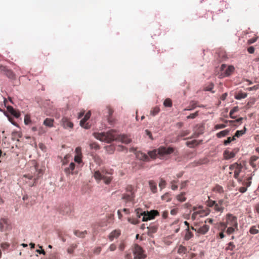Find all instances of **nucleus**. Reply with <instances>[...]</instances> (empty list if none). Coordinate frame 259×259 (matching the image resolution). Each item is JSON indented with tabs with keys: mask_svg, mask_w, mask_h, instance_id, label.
Here are the masks:
<instances>
[{
	"mask_svg": "<svg viewBox=\"0 0 259 259\" xmlns=\"http://www.w3.org/2000/svg\"><path fill=\"white\" fill-rule=\"evenodd\" d=\"M93 135L97 139L107 143H110L115 140H118L125 144H128L131 141V138L127 136L124 135L118 136L116 131L113 130L107 133H94Z\"/></svg>",
	"mask_w": 259,
	"mask_h": 259,
	"instance_id": "1",
	"label": "nucleus"
},
{
	"mask_svg": "<svg viewBox=\"0 0 259 259\" xmlns=\"http://www.w3.org/2000/svg\"><path fill=\"white\" fill-rule=\"evenodd\" d=\"M174 151V149L172 147H165L164 146L160 147L158 149L153 151H149L148 155L152 158H155L157 155L159 156H163L168 155Z\"/></svg>",
	"mask_w": 259,
	"mask_h": 259,
	"instance_id": "2",
	"label": "nucleus"
},
{
	"mask_svg": "<svg viewBox=\"0 0 259 259\" xmlns=\"http://www.w3.org/2000/svg\"><path fill=\"white\" fill-rule=\"evenodd\" d=\"M106 174H112L111 172H108L104 169H103L101 172L99 170H96L94 174V177L96 180L98 181H100L101 180H103L104 183L108 185L110 183L112 180V177L106 176Z\"/></svg>",
	"mask_w": 259,
	"mask_h": 259,
	"instance_id": "3",
	"label": "nucleus"
},
{
	"mask_svg": "<svg viewBox=\"0 0 259 259\" xmlns=\"http://www.w3.org/2000/svg\"><path fill=\"white\" fill-rule=\"evenodd\" d=\"M140 209H137L136 210L137 216L140 218L141 215H143L142 221L145 222L155 218L156 216L159 215V212L157 210H153L150 211H143L140 213Z\"/></svg>",
	"mask_w": 259,
	"mask_h": 259,
	"instance_id": "4",
	"label": "nucleus"
},
{
	"mask_svg": "<svg viewBox=\"0 0 259 259\" xmlns=\"http://www.w3.org/2000/svg\"><path fill=\"white\" fill-rule=\"evenodd\" d=\"M134 259H145L147 255L143 248L137 244H134L133 248Z\"/></svg>",
	"mask_w": 259,
	"mask_h": 259,
	"instance_id": "5",
	"label": "nucleus"
},
{
	"mask_svg": "<svg viewBox=\"0 0 259 259\" xmlns=\"http://www.w3.org/2000/svg\"><path fill=\"white\" fill-rule=\"evenodd\" d=\"M135 198L133 188L132 186H128L126 188V192L122 195L121 199L125 202H132Z\"/></svg>",
	"mask_w": 259,
	"mask_h": 259,
	"instance_id": "6",
	"label": "nucleus"
},
{
	"mask_svg": "<svg viewBox=\"0 0 259 259\" xmlns=\"http://www.w3.org/2000/svg\"><path fill=\"white\" fill-rule=\"evenodd\" d=\"M224 225L225 228H227L228 226L234 227L236 228V230H237L238 223L237 217L230 213L227 214L226 217V222Z\"/></svg>",
	"mask_w": 259,
	"mask_h": 259,
	"instance_id": "7",
	"label": "nucleus"
},
{
	"mask_svg": "<svg viewBox=\"0 0 259 259\" xmlns=\"http://www.w3.org/2000/svg\"><path fill=\"white\" fill-rule=\"evenodd\" d=\"M30 173L24 176V178H28L29 180L33 179L34 181V183H35L37 179H38L39 174L41 171L38 170L36 165H34L30 168Z\"/></svg>",
	"mask_w": 259,
	"mask_h": 259,
	"instance_id": "8",
	"label": "nucleus"
},
{
	"mask_svg": "<svg viewBox=\"0 0 259 259\" xmlns=\"http://www.w3.org/2000/svg\"><path fill=\"white\" fill-rule=\"evenodd\" d=\"M233 66L230 65L227 66V65L223 64L221 67V70L224 74L223 76H228L230 75L234 71Z\"/></svg>",
	"mask_w": 259,
	"mask_h": 259,
	"instance_id": "9",
	"label": "nucleus"
},
{
	"mask_svg": "<svg viewBox=\"0 0 259 259\" xmlns=\"http://www.w3.org/2000/svg\"><path fill=\"white\" fill-rule=\"evenodd\" d=\"M230 170L234 171V177L235 179H238L239 174L240 173L242 168V166L241 164L235 163L231 165L229 167Z\"/></svg>",
	"mask_w": 259,
	"mask_h": 259,
	"instance_id": "10",
	"label": "nucleus"
},
{
	"mask_svg": "<svg viewBox=\"0 0 259 259\" xmlns=\"http://www.w3.org/2000/svg\"><path fill=\"white\" fill-rule=\"evenodd\" d=\"M11 229L10 221L5 218H2L0 220V229L1 231L9 230Z\"/></svg>",
	"mask_w": 259,
	"mask_h": 259,
	"instance_id": "11",
	"label": "nucleus"
},
{
	"mask_svg": "<svg viewBox=\"0 0 259 259\" xmlns=\"http://www.w3.org/2000/svg\"><path fill=\"white\" fill-rule=\"evenodd\" d=\"M207 206L210 207H213L214 210L217 212H222L224 209V206H220L217 201L209 200L207 201Z\"/></svg>",
	"mask_w": 259,
	"mask_h": 259,
	"instance_id": "12",
	"label": "nucleus"
},
{
	"mask_svg": "<svg viewBox=\"0 0 259 259\" xmlns=\"http://www.w3.org/2000/svg\"><path fill=\"white\" fill-rule=\"evenodd\" d=\"M106 110V116L107 117L108 121L110 124H112L114 122V119L112 117L114 111L109 106H107Z\"/></svg>",
	"mask_w": 259,
	"mask_h": 259,
	"instance_id": "13",
	"label": "nucleus"
},
{
	"mask_svg": "<svg viewBox=\"0 0 259 259\" xmlns=\"http://www.w3.org/2000/svg\"><path fill=\"white\" fill-rule=\"evenodd\" d=\"M91 116V112H88L84 116L83 118L81 119L80 121V125L82 127L89 129L90 128V125L88 122H86L90 118Z\"/></svg>",
	"mask_w": 259,
	"mask_h": 259,
	"instance_id": "14",
	"label": "nucleus"
},
{
	"mask_svg": "<svg viewBox=\"0 0 259 259\" xmlns=\"http://www.w3.org/2000/svg\"><path fill=\"white\" fill-rule=\"evenodd\" d=\"M192 211L196 212L200 218L206 216L208 214V212L203 209V207L201 206L199 207L194 206L192 208Z\"/></svg>",
	"mask_w": 259,
	"mask_h": 259,
	"instance_id": "15",
	"label": "nucleus"
},
{
	"mask_svg": "<svg viewBox=\"0 0 259 259\" xmlns=\"http://www.w3.org/2000/svg\"><path fill=\"white\" fill-rule=\"evenodd\" d=\"M196 230V233L198 234L197 235H204L209 230V226L206 224L203 225L202 227L198 228Z\"/></svg>",
	"mask_w": 259,
	"mask_h": 259,
	"instance_id": "16",
	"label": "nucleus"
},
{
	"mask_svg": "<svg viewBox=\"0 0 259 259\" xmlns=\"http://www.w3.org/2000/svg\"><path fill=\"white\" fill-rule=\"evenodd\" d=\"M62 125L65 128H72L73 126V124L69 119L66 117H63L62 119Z\"/></svg>",
	"mask_w": 259,
	"mask_h": 259,
	"instance_id": "17",
	"label": "nucleus"
},
{
	"mask_svg": "<svg viewBox=\"0 0 259 259\" xmlns=\"http://www.w3.org/2000/svg\"><path fill=\"white\" fill-rule=\"evenodd\" d=\"M121 234L120 230H115L112 231L109 235V239L110 241L113 240L114 238H117Z\"/></svg>",
	"mask_w": 259,
	"mask_h": 259,
	"instance_id": "18",
	"label": "nucleus"
},
{
	"mask_svg": "<svg viewBox=\"0 0 259 259\" xmlns=\"http://www.w3.org/2000/svg\"><path fill=\"white\" fill-rule=\"evenodd\" d=\"M8 111L16 118H19L20 116V112L14 109L13 107L9 106L7 107Z\"/></svg>",
	"mask_w": 259,
	"mask_h": 259,
	"instance_id": "19",
	"label": "nucleus"
},
{
	"mask_svg": "<svg viewBox=\"0 0 259 259\" xmlns=\"http://www.w3.org/2000/svg\"><path fill=\"white\" fill-rule=\"evenodd\" d=\"M258 157L256 156H252L250 157L249 164L253 168H256L258 163H256V161L258 160Z\"/></svg>",
	"mask_w": 259,
	"mask_h": 259,
	"instance_id": "20",
	"label": "nucleus"
},
{
	"mask_svg": "<svg viewBox=\"0 0 259 259\" xmlns=\"http://www.w3.org/2000/svg\"><path fill=\"white\" fill-rule=\"evenodd\" d=\"M61 212L63 214H68L71 211V208L69 205H64L61 208Z\"/></svg>",
	"mask_w": 259,
	"mask_h": 259,
	"instance_id": "21",
	"label": "nucleus"
},
{
	"mask_svg": "<svg viewBox=\"0 0 259 259\" xmlns=\"http://www.w3.org/2000/svg\"><path fill=\"white\" fill-rule=\"evenodd\" d=\"M75 168V164L73 162H71L69 164V166L68 167H66L65 168L64 171L67 175H69L71 173H72L73 170Z\"/></svg>",
	"mask_w": 259,
	"mask_h": 259,
	"instance_id": "22",
	"label": "nucleus"
},
{
	"mask_svg": "<svg viewBox=\"0 0 259 259\" xmlns=\"http://www.w3.org/2000/svg\"><path fill=\"white\" fill-rule=\"evenodd\" d=\"M54 120L52 118H46L44 121V124L47 126L51 127L54 126Z\"/></svg>",
	"mask_w": 259,
	"mask_h": 259,
	"instance_id": "23",
	"label": "nucleus"
},
{
	"mask_svg": "<svg viewBox=\"0 0 259 259\" xmlns=\"http://www.w3.org/2000/svg\"><path fill=\"white\" fill-rule=\"evenodd\" d=\"M230 130L228 129L221 131L217 134L216 136L218 138L224 137L229 134Z\"/></svg>",
	"mask_w": 259,
	"mask_h": 259,
	"instance_id": "24",
	"label": "nucleus"
},
{
	"mask_svg": "<svg viewBox=\"0 0 259 259\" xmlns=\"http://www.w3.org/2000/svg\"><path fill=\"white\" fill-rule=\"evenodd\" d=\"M224 157L226 159H229L234 157L235 154L233 151H225L224 153Z\"/></svg>",
	"mask_w": 259,
	"mask_h": 259,
	"instance_id": "25",
	"label": "nucleus"
},
{
	"mask_svg": "<svg viewBox=\"0 0 259 259\" xmlns=\"http://www.w3.org/2000/svg\"><path fill=\"white\" fill-rule=\"evenodd\" d=\"M149 187L153 193L156 192L157 191V184L153 180H150L149 182Z\"/></svg>",
	"mask_w": 259,
	"mask_h": 259,
	"instance_id": "26",
	"label": "nucleus"
},
{
	"mask_svg": "<svg viewBox=\"0 0 259 259\" xmlns=\"http://www.w3.org/2000/svg\"><path fill=\"white\" fill-rule=\"evenodd\" d=\"M88 233L87 231H80L79 230H74V234L75 236L79 238H84Z\"/></svg>",
	"mask_w": 259,
	"mask_h": 259,
	"instance_id": "27",
	"label": "nucleus"
},
{
	"mask_svg": "<svg viewBox=\"0 0 259 259\" xmlns=\"http://www.w3.org/2000/svg\"><path fill=\"white\" fill-rule=\"evenodd\" d=\"M196 107H203V106H200V105H197V103L196 102H195V101H192L190 104V106H189V108H185L184 109V111H186V110H192L193 109H194Z\"/></svg>",
	"mask_w": 259,
	"mask_h": 259,
	"instance_id": "28",
	"label": "nucleus"
},
{
	"mask_svg": "<svg viewBox=\"0 0 259 259\" xmlns=\"http://www.w3.org/2000/svg\"><path fill=\"white\" fill-rule=\"evenodd\" d=\"M200 142V141L198 142L197 140H192L191 141L187 142L186 145H187V146H188L190 148H193L195 146L199 145Z\"/></svg>",
	"mask_w": 259,
	"mask_h": 259,
	"instance_id": "29",
	"label": "nucleus"
},
{
	"mask_svg": "<svg viewBox=\"0 0 259 259\" xmlns=\"http://www.w3.org/2000/svg\"><path fill=\"white\" fill-rule=\"evenodd\" d=\"M186 195L185 192H182L179 195H178L176 196V198L177 200L180 202H184L186 200V198L185 197V195Z\"/></svg>",
	"mask_w": 259,
	"mask_h": 259,
	"instance_id": "30",
	"label": "nucleus"
},
{
	"mask_svg": "<svg viewBox=\"0 0 259 259\" xmlns=\"http://www.w3.org/2000/svg\"><path fill=\"white\" fill-rule=\"evenodd\" d=\"M235 245L234 244V242H230L227 244V246H226L225 250L226 251L230 250V251H233L234 249L235 248Z\"/></svg>",
	"mask_w": 259,
	"mask_h": 259,
	"instance_id": "31",
	"label": "nucleus"
},
{
	"mask_svg": "<svg viewBox=\"0 0 259 259\" xmlns=\"http://www.w3.org/2000/svg\"><path fill=\"white\" fill-rule=\"evenodd\" d=\"M161 199L166 202H169L171 200V195L169 193H166L161 196Z\"/></svg>",
	"mask_w": 259,
	"mask_h": 259,
	"instance_id": "32",
	"label": "nucleus"
},
{
	"mask_svg": "<svg viewBox=\"0 0 259 259\" xmlns=\"http://www.w3.org/2000/svg\"><path fill=\"white\" fill-rule=\"evenodd\" d=\"M247 96V94L245 93H239L235 95V98L237 100L245 98Z\"/></svg>",
	"mask_w": 259,
	"mask_h": 259,
	"instance_id": "33",
	"label": "nucleus"
},
{
	"mask_svg": "<svg viewBox=\"0 0 259 259\" xmlns=\"http://www.w3.org/2000/svg\"><path fill=\"white\" fill-rule=\"evenodd\" d=\"M5 74L9 78L13 79L15 78V74L11 70H6L5 71Z\"/></svg>",
	"mask_w": 259,
	"mask_h": 259,
	"instance_id": "34",
	"label": "nucleus"
},
{
	"mask_svg": "<svg viewBox=\"0 0 259 259\" xmlns=\"http://www.w3.org/2000/svg\"><path fill=\"white\" fill-rule=\"evenodd\" d=\"M139 158L143 161H149V158L148 155L145 153H141L138 154Z\"/></svg>",
	"mask_w": 259,
	"mask_h": 259,
	"instance_id": "35",
	"label": "nucleus"
},
{
	"mask_svg": "<svg viewBox=\"0 0 259 259\" xmlns=\"http://www.w3.org/2000/svg\"><path fill=\"white\" fill-rule=\"evenodd\" d=\"M186 230L187 231L185 235V239L188 240L193 236V234L189 231V229H187Z\"/></svg>",
	"mask_w": 259,
	"mask_h": 259,
	"instance_id": "36",
	"label": "nucleus"
},
{
	"mask_svg": "<svg viewBox=\"0 0 259 259\" xmlns=\"http://www.w3.org/2000/svg\"><path fill=\"white\" fill-rule=\"evenodd\" d=\"M246 127H244L243 130H240V131H237L235 134L234 137H239L243 135L244 134H245L246 132Z\"/></svg>",
	"mask_w": 259,
	"mask_h": 259,
	"instance_id": "37",
	"label": "nucleus"
},
{
	"mask_svg": "<svg viewBox=\"0 0 259 259\" xmlns=\"http://www.w3.org/2000/svg\"><path fill=\"white\" fill-rule=\"evenodd\" d=\"M163 105L165 107H170L172 106V101L170 99L167 98L164 100Z\"/></svg>",
	"mask_w": 259,
	"mask_h": 259,
	"instance_id": "38",
	"label": "nucleus"
},
{
	"mask_svg": "<svg viewBox=\"0 0 259 259\" xmlns=\"http://www.w3.org/2000/svg\"><path fill=\"white\" fill-rule=\"evenodd\" d=\"M77 247V244H72L67 249V252L68 253L71 254L73 252L74 249Z\"/></svg>",
	"mask_w": 259,
	"mask_h": 259,
	"instance_id": "39",
	"label": "nucleus"
},
{
	"mask_svg": "<svg viewBox=\"0 0 259 259\" xmlns=\"http://www.w3.org/2000/svg\"><path fill=\"white\" fill-rule=\"evenodd\" d=\"M235 230H236V229L234 227L228 226V228L226 230V233H227V234L230 235L234 233Z\"/></svg>",
	"mask_w": 259,
	"mask_h": 259,
	"instance_id": "40",
	"label": "nucleus"
},
{
	"mask_svg": "<svg viewBox=\"0 0 259 259\" xmlns=\"http://www.w3.org/2000/svg\"><path fill=\"white\" fill-rule=\"evenodd\" d=\"M239 110V108L238 106H235L233 107V108L230 112V116L232 118H235V117L233 116V114L237 112Z\"/></svg>",
	"mask_w": 259,
	"mask_h": 259,
	"instance_id": "41",
	"label": "nucleus"
},
{
	"mask_svg": "<svg viewBox=\"0 0 259 259\" xmlns=\"http://www.w3.org/2000/svg\"><path fill=\"white\" fill-rule=\"evenodd\" d=\"M90 147L91 149L95 150H98L100 148L99 145L96 142L91 143Z\"/></svg>",
	"mask_w": 259,
	"mask_h": 259,
	"instance_id": "42",
	"label": "nucleus"
},
{
	"mask_svg": "<svg viewBox=\"0 0 259 259\" xmlns=\"http://www.w3.org/2000/svg\"><path fill=\"white\" fill-rule=\"evenodd\" d=\"M235 140V138L234 136L233 137H228L226 140H225L224 141V144L225 145H227L229 143H230L232 141H233Z\"/></svg>",
	"mask_w": 259,
	"mask_h": 259,
	"instance_id": "43",
	"label": "nucleus"
},
{
	"mask_svg": "<svg viewBox=\"0 0 259 259\" xmlns=\"http://www.w3.org/2000/svg\"><path fill=\"white\" fill-rule=\"evenodd\" d=\"M214 191L217 192L219 193H223L224 190L222 186L219 185H217L213 189Z\"/></svg>",
	"mask_w": 259,
	"mask_h": 259,
	"instance_id": "44",
	"label": "nucleus"
},
{
	"mask_svg": "<svg viewBox=\"0 0 259 259\" xmlns=\"http://www.w3.org/2000/svg\"><path fill=\"white\" fill-rule=\"evenodd\" d=\"M249 232L252 234H256L258 233V230L255 227H251L250 229Z\"/></svg>",
	"mask_w": 259,
	"mask_h": 259,
	"instance_id": "45",
	"label": "nucleus"
},
{
	"mask_svg": "<svg viewBox=\"0 0 259 259\" xmlns=\"http://www.w3.org/2000/svg\"><path fill=\"white\" fill-rule=\"evenodd\" d=\"M198 115V111H196L194 113H192L187 117V119H194Z\"/></svg>",
	"mask_w": 259,
	"mask_h": 259,
	"instance_id": "46",
	"label": "nucleus"
},
{
	"mask_svg": "<svg viewBox=\"0 0 259 259\" xmlns=\"http://www.w3.org/2000/svg\"><path fill=\"white\" fill-rule=\"evenodd\" d=\"M128 221L130 223H131L132 224H134V225L137 224L139 223V221L138 219H133V218H128Z\"/></svg>",
	"mask_w": 259,
	"mask_h": 259,
	"instance_id": "47",
	"label": "nucleus"
},
{
	"mask_svg": "<svg viewBox=\"0 0 259 259\" xmlns=\"http://www.w3.org/2000/svg\"><path fill=\"white\" fill-rule=\"evenodd\" d=\"M31 122L30 117L28 115H26L24 117V123L25 124H29Z\"/></svg>",
	"mask_w": 259,
	"mask_h": 259,
	"instance_id": "48",
	"label": "nucleus"
},
{
	"mask_svg": "<svg viewBox=\"0 0 259 259\" xmlns=\"http://www.w3.org/2000/svg\"><path fill=\"white\" fill-rule=\"evenodd\" d=\"M226 127V124H216L214 127V128L216 130H219V129H222V128H224L225 127Z\"/></svg>",
	"mask_w": 259,
	"mask_h": 259,
	"instance_id": "49",
	"label": "nucleus"
},
{
	"mask_svg": "<svg viewBox=\"0 0 259 259\" xmlns=\"http://www.w3.org/2000/svg\"><path fill=\"white\" fill-rule=\"evenodd\" d=\"M186 250V248L182 245L180 246L178 252L179 253H185Z\"/></svg>",
	"mask_w": 259,
	"mask_h": 259,
	"instance_id": "50",
	"label": "nucleus"
},
{
	"mask_svg": "<svg viewBox=\"0 0 259 259\" xmlns=\"http://www.w3.org/2000/svg\"><path fill=\"white\" fill-rule=\"evenodd\" d=\"M74 161L78 163H81L82 162V156L75 155Z\"/></svg>",
	"mask_w": 259,
	"mask_h": 259,
	"instance_id": "51",
	"label": "nucleus"
},
{
	"mask_svg": "<svg viewBox=\"0 0 259 259\" xmlns=\"http://www.w3.org/2000/svg\"><path fill=\"white\" fill-rule=\"evenodd\" d=\"M199 218L200 217H199V215L195 211H193V213L191 215V219L194 221L195 220H198Z\"/></svg>",
	"mask_w": 259,
	"mask_h": 259,
	"instance_id": "52",
	"label": "nucleus"
},
{
	"mask_svg": "<svg viewBox=\"0 0 259 259\" xmlns=\"http://www.w3.org/2000/svg\"><path fill=\"white\" fill-rule=\"evenodd\" d=\"M75 155L82 156L81 148L80 147H78L75 149Z\"/></svg>",
	"mask_w": 259,
	"mask_h": 259,
	"instance_id": "53",
	"label": "nucleus"
},
{
	"mask_svg": "<svg viewBox=\"0 0 259 259\" xmlns=\"http://www.w3.org/2000/svg\"><path fill=\"white\" fill-rule=\"evenodd\" d=\"M159 112V108L155 107L154 109H153L150 113L151 114H152L153 116L157 114Z\"/></svg>",
	"mask_w": 259,
	"mask_h": 259,
	"instance_id": "54",
	"label": "nucleus"
},
{
	"mask_svg": "<svg viewBox=\"0 0 259 259\" xmlns=\"http://www.w3.org/2000/svg\"><path fill=\"white\" fill-rule=\"evenodd\" d=\"M213 87H214L213 84L211 83L207 87H205V90L207 91H211L213 88Z\"/></svg>",
	"mask_w": 259,
	"mask_h": 259,
	"instance_id": "55",
	"label": "nucleus"
},
{
	"mask_svg": "<svg viewBox=\"0 0 259 259\" xmlns=\"http://www.w3.org/2000/svg\"><path fill=\"white\" fill-rule=\"evenodd\" d=\"M165 185H166V182L164 180L161 179L159 184V187L162 189L164 187H165Z\"/></svg>",
	"mask_w": 259,
	"mask_h": 259,
	"instance_id": "56",
	"label": "nucleus"
},
{
	"mask_svg": "<svg viewBox=\"0 0 259 259\" xmlns=\"http://www.w3.org/2000/svg\"><path fill=\"white\" fill-rule=\"evenodd\" d=\"M10 246V244L8 243H2L1 244V247L2 248V249H8Z\"/></svg>",
	"mask_w": 259,
	"mask_h": 259,
	"instance_id": "57",
	"label": "nucleus"
},
{
	"mask_svg": "<svg viewBox=\"0 0 259 259\" xmlns=\"http://www.w3.org/2000/svg\"><path fill=\"white\" fill-rule=\"evenodd\" d=\"M242 119H243V118L242 117H241V118H239L235 120H230V121H229V122L232 124H233L235 122L240 123L241 122Z\"/></svg>",
	"mask_w": 259,
	"mask_h": 259,
	"instance_id": "58",
	"label": "nucleus"
},
{
	"mask_svg": "<svg viewBox=\"0 0 259 259\" xmlns=\"http://www.w3.org/2000/svg\"><path fill=\"white\" fill-rule=\"evenodd\" d=\"M101 250H102L101 247H97L95 248V249L94 250V253L98 254L101 252Z\"/></svg>",
	"mask_w": 259,
	"mask_h": 259,
	"instance_id": "59",
	"label": "nucleus"
},
{
	"mask_svg": "<svg viewBox=\"0 0 259 259\" xmlns=\"http://www.w3.org/2000/svg\"><path fill=\"white\" fill-rule=\"evenodd\" d=\"M177 183L175 181H173L171 182V188L173 190H176L178 188V186L175 185V183Z\"/></svg>",
	"mask_w": 259,
	"mask_h": 259,
	"instance_id": "60",
	"label": "nucleus"
},
{
	"mask_svg": "<svg viewBox=\"0 0 259 259\" xmlns=\"http://www.w3.org/2000/svg\"><path fill=\"white\" fill-rule=\"evenodd\" d=\"M125 247V244L124 242H121L119 245L118 248L120 250L123 251Z\"/></svg>",
	"mask_w": 259,
	"mask_h": 259,
	"instance_id": "61",
	"label": "nucleus"
},
{
	"mask_svg": "<svg viewBox=\"0 0 259 259\" xmlns=\"http://www.w3.org/2000/svg\"><path fill=\"white\" fill-rule=\"evenodd\" d=\"M257 37H253V38L248 39L247 41L248 44L250 45V44L255 42L257 40Z\"/></svg>",
	"mask_w": 259,
	"mask_h": 259,
	"instance_id": "62",
	"label": "nucleus"
},
{
	"mask_svg": "<svg viewBox=\"0 0 259 259\" xmlns=\"http://www.w3.org/2000/svg\"><path fill=\"white\" fill-rule=\"evenodd\" d=\"M116 249V246L114 244H113H113H111L110 245V246H109V248H108V249H109L110 251H114Z\"/></svg>",
	"mask_w": 259,
	"mask_h": 259,
	"instance_id": "63",
	"label": "nucleus"
},
{
	"mask_svg": "<svg viewBox=\"0 0 259 259\" xmlns=\"http://www.w3.org/2000/svg\"><path fill=\"white\" fill-rule=\"evenodd\" d=\"M48 259H58L56 253H53L51 254Z\"/></svg>",
	"mask_w": 259,
	"mask_h": 259,
	"instance_id": "64",
	"label": "nucleus"
}]
</instances>
